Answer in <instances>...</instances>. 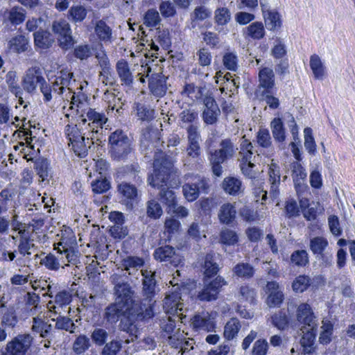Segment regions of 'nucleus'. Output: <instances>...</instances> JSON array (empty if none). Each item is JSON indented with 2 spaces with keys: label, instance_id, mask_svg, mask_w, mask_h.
Instances as JSON below:
<instances>
[{
  "label": "nucleus",
  "instance_id": "obj_1",
  "mask_svg": "<svg viewBox=\"0 0 355 355\" xmlns=\"http://www.w3.org/2000/svg\"><path fill=\"white\" fill-rule=\"evenodd\" d=\"M173 167L172 161L163 152L157 153L154 157V173L148 179L150 186L159 190L157 194L158 200L165 205L168 209L173 207L177 202L175 192L167 187Z\"/></svg>",
  "mask_w": 355,
  "mask_h": 355
},
{
  "label": "nucleus",
  "instance_id": "obj_2",
  "mask_svg": "<svg viewBox=\"0 0 355 355\" xmlns=\"http://www.w3.org/2000/svg\"><path fill=\"white\" fill-rule=\"evenodd\" d=\"M127 172L132 177L134 184L123 181L117 186V191L120 201L128 209H132L139 198V191L137 186L142 183V178L139 175L140 167L137 164L127 167Z\"/></svg>",
  "mask_w": 355,
  "mask_h": 355
},
{
  "label": "nucleus",
  "instance_id": "obj_3",
  "mask_svg": "<svg viewBox=\"0 0 355 355\" xmlns=\"http://www.w3.org/2000/svg\"><path fill=\"white\" fill-rule=\"evenodd\" d=\"M109 144L110 155L116 161L125 160L133 150L131 139L119 129L110 134Z\"/></svg>",
  "mask_w": 355,
  "mask_h": 355
},
{
  "label": "nucleus",
  "instance_id": "obj_4",
  "mask_svg": "<svg viewBox=\"0 0 355 355\" xmlns=\"http://www.w3.org/2000/svg\"><path fill=\"white\" fill-rule=\"evenodd\" d=\"M125 275L114 273L111 275L110 280L113 285V292L115 301L128 306L134 300L135 291L128 283Z\"/></svg>",
  "mask_w": 355,
  "mask_h": 355
},
{
  "label": "nucleus",
  "instance_id": "obj_5",
  "mask_svg": "<svg viewBox=\"0 0 355 355\" xmlns=\"http://www.w3.org/2000/svg\"><path fill=\"white\" fill-rule=\"evenodd\" d=\"M153 306L154 304L144 300L142 302L133 300L125 309V316L135 322L151 318L154 315Z\"/></svg>",
  "mask_w": 355,
  "mask_h": 355
},
{
  "label": "nucleus",
  "instance_id": "obj_6",
  "mask_svg": "<svg viewBox=\"0 0 355 355\" xmlns=\"http://www.w3.org/2000/svg\"><path fill=\"white\" fill-rule=\"evenodd\" d=\"M170 308L166 311V315L160 321V327L166 333L171 334L174 331L175 328L176 319L181 320L186 317L183 315V304L181 302H172Z\"/></svg>",
  "mask_w": 355,
  "mask_h": 355
},
{
  "label": "nucleus",
  "instance_id": "obj_7",
  "mask_svg": "<svg viewBox=\"0 0 355 355\" xmlns=\"http://www.w3.org/2000/svg\"><path fill=\"white\" fill-rule=\"evenodd\" d=\"M52 31L57 35L60 46L63 49H70L74 44L69 24L65 20L55 21Z\"/></svg>",
  "mask_w": 355,
  "mask_h": 355
},
{
  "label": "nucleus",
  "instance_id": "obj_8",
  "mask_svg": "<svg viewBox=\"0 0 355 355\" xmlns=\"http://www.w3.org/2000/svg\"><path fill=\"white\" fill-rule=\"evenodd\" d=\"M144 72L146 73V77H148V88L151 94L157 98L164 96L168 89L167 78L162 72L150 73V67L145 69Z\"/></svg>",
  "mask_w": 355,
  "mask_h": 355
},
{
  "label": "nucleus",
  "instance_id": "obj_9",
  "mask_svg": "<svg viewBox=\"0 0 355 355\" xmlns=\"http://www.w3.org/2000/svg\"><path fill=\"white\" fill-rule=\"evenodd\" d=\"M33 339L28 334H19L7 343L5 350L11 355H25L32 344Z\"/></svg>",
  "mask_w": 355,
  "mask_h": 355
},
{
  "label": "nucleus",
  "instance_id": "obj_10",
  "mask_svg": "<svg viewBox=\"0 0 355 355\" xmlns=\"http://www.w3.org/2000/svg\"><path fill=\"white\" fill-rule=\"evenodd\" d=\"M153 257L157 261L167 262L174 266H178L182 262L181 257L175 252L174 248L170 245L156 248Z\"/></svg>",
  "mask_w": 355,
  "mask_h": 355
},
{
  "label": "nucleus",
  "instance_id": "obj_11",
  "mask_svg": "<svg viewBox=\"0 0 355 355\" xmlns=\"http://www.w3.org/2000/svg\"><path fill=\"white\" fill-rule=\"evenodd\" d=\"M203 103L205 107L202 115L204 122L209 125L216 123L220 114V110L214 98L211 96H205Z\"/></svg>",
  "mask_w": 355,
  "mask_h": 355
},
{
  "label": "nucleus",
  "instance_id": "obj_12",
  "mask_svg": "<svg viewBox=\"0 0 355 355\" xmlns=\"http://www.w3.org/2000/svg\"><path fill=\"white\" fill-rule=\"evenodd\" d=\"M44 80L42 69L39 67H33L27 70L24 77L23 88L28 93H32L36 89L37 85Z\"/></svg>",
  "mask_w": 355,
  "mask_h": 355
},
{
  "label": "nucleus",
  "instance_id": "obj_13",
  "mask_svg": "<svg viewBox=\"0 0 355 355\" xmlns=\"http://www.w3.org/2000/svg\"><path fill=\"white\" fill-rule=\"evenodd\" d=\"M297 320L304 324L303 327L318 328V322L314 313L307 303H302L297 308Z\"/></svg>",
  "mask_w": 355,
  "mask_h": 355
},
{
  "label": "nucleus",
  "instance_id": "obj_14",
  "mask_svg": "<svg viewBox=\"0 0 355 355\" xmlns=\"http://www.w3.org/2000/svg\"><path fill=\"white\" fill-rule=\"evenodd\" d=\"M143 279V295L144 299L149 303L155 304L156 300L154 299L156 289V281L155 279V272L150 270H141Z\"/></svg>",
  "mask_w": 355,
  "mask_h": 355
},
{
  "label": "nucleus",
  "instance_id": "obj_15",
  "mask_svg": "<svg viewBox=\"0 0 355 355\" xmlns=\"http://www.w3.org/2000/svg\"><path fill=\"white\" fill-rule=\"evenodd\" d=\"M292 178L297 193L304 192L307 188L306 180L307 173L305 168L298 162H293L291 164Z\"/></svg>",
  "mask_w": 355,
  "mask_h": 355
},
{
  "label": "nucleus",
  "instance_id": "obj_16",
  "mask_svg": "<svg viewBox=\"0 0 355 355\" xmlns=\"http://www.w3.org/2000/svg\"><path fill=\"white\" fill-rule=\"evenodd\" d=\"M226 284L225 279L218 276L214 280L207 284L198 294L200 300L211 301L216 300L220 288Z\"/></svg>",
  "mask_w": 355,
  "mask_h": 355
},
{
  "label": "nucleus",
  "instance_id": "obj_17",
  "mask_svg": "<svg viewBox=\"0 0 355 355\" xmlns=\"http://www.w3.org/2000/svg\"><path fill=\"white\" fill-rule=\"evenodd\" d=\"M275 86V78L273 70L269 67H262L259 72V85L255 93L273 90Z\"/></svg>",
  "mask_w": 355,
  "mask_h": 355
},
{
  "label": "nucleus",
  "instance_id": "obj_18",
  "mask_svg": "<svg viewBox=\"0 0 355 355\" xmlns=\"http://www.w3.org/2000/svg\"><path fill=\"white\" fill-rule=\"evenodd\" d=\"M191 326L196 331H212L216 327L213 318L208 313L196 314L191 319Z\"/></svg>",
  "mask_w": 355,
  "mask_h": 355
},
{
  "label": "nucleus",
  "instance_id": "obj_19",
  "mask_svg": "<svg viewBox=\"0 0 355 355\" xmlns=\"http://www.w3.org/2000/svg\"><path fill=\"white\" fill-rule=\"evenodd\" d=\"M318 328H310L302 327L301 331L302 336L300 339V344L302 348V353L304 355L311 354L314 350V343L316 336Z\"/></svg>",
  "mask_w": 355,
  "mask_h": 355
},
{
  "label": "nucleus",
  "instance_id": "obj_20",
  "mask_svg": "<svg viewBox=\"0 0 355 355\" xmlns=\"http://www.w3.org/2000/svg\"><path fill=\"white\" fill-rule=\"evenodd\" d=\"M200 155V144L188 143L182 159L184 165L188 166L189 169L194 168L198 162Z\"/></svg>",
  "mask_w": 355,
  "mask_h": 355
},
{
  "label": "nucleus",
  "instance_id": "obj_21",
  "mask_svg": "<svg viewBox=\"0 0 355 355\" xmlns=\"http://www.w3.org/2000/svg\"><path fill=\"white\" fill-rule=\"evenodd\" d=\"M126 306H127L115 301L105 309L103 314L104 319L108 323H116L121 316H125V309Z\"/></svg>",
  "mask_w": 355,
  "mask_h": 355
},
{
  "label": "nucleus",
  "instance_id": "obj_22",
  "mask_svg": "<svg viewBox=\"0 0 355 355\" xmlns=\"http://www.w3.org/2000/svg\"><path fill=\"white\" fill-rule=\"evenodd\" d=\"M94 33L98 40L105 44H110L113 41L112 29L103 19L92 21Z\"/></svg>",
  "mask_w": 355,
  "mask_h": 355
},
{
  "label": "nucleus",
  "instance_id": "obj_23",
  "mask_svg": "<svg viewBox=\"0 0 355 355\" xmlns=\"http://www.w3.org/2000/svg\"><path fill=\"white\" fill-rule=\"evenodd\" d=\"M236 217V210L234 205L230 202L224 203L218 210V218L221 224L232 225Z\"/></svg>",
  "mask_w": 355,
  "mask_h": 355
},
{
  "label": "nucleus",
  "instance_id": "obj_24",
  "mask_svg": "<svg viewBox=\"0 0 355 355\" xmlns=\"http://www.w3.org/2000/svg\"><path fill=\"white\" fill-rule=\"evenodd\" d=\"M116 70L121 85L131 87L133 84L134 78L128 62L124 59L119 60L116 62Z\"/></svg>",
  "mask_w": 355,
  "mask_h": 355
},
{
  "label": "nucleus",
  "instance_id": "obj_25",
  "mask_svg": "<svg viewBox=\"0 0 355 355\" xmlns=\"http://www.w3.org/2000/svg\"><path fill=\"white\" fill-rule=\"evenodd\" d=\"M135 323V321L132 320L127 316H124L123 318L121 319L119 325V329L129 335L128 338H123L125 344L132 343L137 338L138 329Z\"/></svg>",
  "mask_w": 355,
  "mask_h": 355
},
{
  "label": "nucleus",
  "instance_id": "obj_26",
  "mask_svg": "<svg viewBox=\"0 0 355 355\" xmlns=\"http://www.w3.org/2000/svg\"><path fill=\"white\" fill-rule=\"evenodd\" d=\"M222 188L226 193L231 196H239L243 192L241 180L236 177L228 176L222 182Z\"/></svg>",
  "mask_w": 355,
  "mask_h": 355
},
{
  "label": "nucleus",
  "instance_id": "obj_27",
  "mask_svg": "<svg viewBox=\"0 0 355 355\" xmlns=\"http://www.w3.org/2000/svg\"><path fill=\"white\" fill-rule=\"evenodd\" d=\"M268 173L270 183V193L273 198H276L279 194V185L280 184L281 179L280 168L274 162H271V164L268 165Z\"/></svg>",
  "mask_w": 355,
  "mask_h": 355
},
{
  "label": "nucleus",
  "instance_id": "obj_28",
  "mask_svg": "<svg viewBox=\"0 0 355 355\" xmlns=\"http://www.w3.org/2000/svg\"><path fill=\"white\" fill-rule=\"evenodd\" d=\"M3 17L5 23L17 26L25 20L26 10L21 7L15 6L5 11Z\"/></svg>",
  "mask_w": 355,
  "mask_h": 355
},
{
  "label": "nucleus",
  "instance_id": "obj_29",
  "mask_svg": "<svg viewBox=\"0 0 355 355\" xmlns=\"http://www.w3.org/2000/svg\"><path fill=\"white\" fill-rule=\"evenodd\" d=\"M31 329L40 334L41 338H45L50 337L53 331V325L43 320L40 316L33 318V324Z\"/></svg>",
  "mask_w": 355,
  "mask_h": 355
},
{
  "label": "nucleus",
  "instance_id": "obj_30",
  "mask_svg": "<svg viewBox=\"0 0 355 355\" xmlns=\"http://www.w3.org/2000/svg\"><path fill=\"white\" fill-rule=\"evenodd\" d=\"M51 320L55 322V329H56L64 330L70 334L78 332V327L67 316L58 315L56 318H52Z\"/></svg>",
  "mask_w": 355,
  "mask_h": 355
},
{
  "label": "nucleus",
  "instance_id": "obj_31",
  "mask_svg": "<svg viewBox=\"0 0 355 355\" xmlns=\"http://www.w3.org/2000/svg\"><path fill=\"white\" fill-rule=\"evenodd\" d=\"M87 119L83 118L81 121L76 125L75 127L70 128L69 126L66 127V132L68 136L69 144L81 140L82 139H86L87 132L85 130L83 125H86Z\"/></svg>",
  "mask_w": 355,
  "mask_h": 355
},
{
  "label": "nucleus",
  "instance_id": "obj_32",
  "mask_svg": "<svg viewBox=\"0 0 355 355\" xmlns=\"http://www.w3.org/2000/svg\"><path fill=\"white\" fill-rule=\"evenodd\" d=\"M56 249L58 250V253H59L58 257L49 253L42 259L40 261V263L44 266L47 269L55 271L58 270L62 263H64L62 250L59 247L56 248Z\"/></svg>",
  "mask_w": 355,
  "mask_h": 355
},
{
  "label": "nucleus",
  "instance_id": "obj_33",
  "mask_svg": "<svg viewBox=\"0 0 355 355\" xmlns=\"http://www.w3.org/2000/svg\"><path fill=\"white\" fill-rule=\"evenodd\" d=\"M34 42L37 47L47 49L53 44V36L47 31L40 29L33 34Z\"/></svg>",
  "mask_w": 355,
  "mask_h": 355
},
{
  "label": "nucleus",
  "instance_id": "obj_34",
  "mask_svg": "<svg viewBox=\"0 0 355 355\" xmlns=\"http://www.w3.org/2000/svg\"><path fill=\"white\" fill-rule=\"evenodd\" d=\"M309 65L315 79L322 80L324 78L326 67L318 55H311Z\"/></svg>",
  "mask_w": 355,
  "mask_h": 355
},
{
  "label": "nucleus",
  "instance_id": "obj_35",
  "mask_svg": "<svg viewBox=\"0 0 355 355\" xmlns=\"http://www.w3.org/2000/svg\"><path fill=\"white\" fill-rule=\"evenodd\" d=\"M241 324L238 318H232L224 327L223 336L227 340H232L238 336Z\"/></svg>",
  "mask_w": 355,
  "mask_h": 355
},
{
  "label": "nucleus",
  "instance_id": "obj_36",
  "mask_svg": "<svg viewBox=\"0 0 355 355\" xmlns=\"http://www.w3.org/2000/svg\"><path fill=\"white\" fill-rule=\"evenodd\" d=\"M124 336H117L108 343L104 344L101 355H117L122 349V344L124 343Z\"/></svg>",
  "mask_w": 355,
  "mask_h": 355
},
{
  "label": "nucleus",
  "instance_id": "obj_37",
  "mask_svg": "<svg viewBox=\"0 0 355 355\" xmlns=\"http://www.w3.org/2000/svg\"><path fill=\"white\" fill-rule=\"evenodd\" d=\"M28 48V41L25 36L17 35L9 40L8 49L11 53H20Z\"/></svg>",
  "mask_w": 355,
  "mask_h": 355
},
{
  "label": "nucleus",
  "instance_id": "obj_38",
  "mask_svg": "<svg viewBox=\"0 0 355 355\" xmlns=\"http://www.w3.org/2000/svg\"><path fill=\"white\" fill-rule=\"evenodd\" d=\"M233 274L236 277L249 279L253 277L255 270L254 267L249 263H239L232 269Z\"/></svg>",
  "mask_w": 355,
  "mask_h": 355
},
{
  "label": "nucleus",
  "instance_id": "obj_39",
  "mask_svg": "<svg viewBox=\"0 0 355 355\" xmlns=\"http://www.w3.org/2000/svg\"><path fill=\"white\" fill-rule=\"evenodd\" d=\"M253 146L248 139L243 138L240 144L238 161L239 162L253 161ZM255 156H254V158Z\"/></svg>",
  "mask_w": 355,
  "mask_h": 355
},
{
  "label": "nucleus",
  "instance_id": "obj_40",
  "mask_svg": "<svg viewBox=\"0 0 355 355\" xmlns=\"http://www.w3.org/2000/svg\"><path fill=\"white\" fill-rule=\"evenodd\" d=\"M270 128L275 140L283 143L286 139V132L282 119L275 118L270 123Z\"/></svg>",
  "mask_w": 355,
  "mask_h": 355
},
{
  "label": "nucleus",
  "instance_id": "obj_41",
  "mask_svg": "<svg viewBox=\"0 0 355 355\" xmlns=\"http://www.w3.org/2000/svg\"><path fill=\"white\" fill-rule=\"evenodd\" d=\"M209 159L213 173L217 177H220L223 172L222 164L225 162L227 159L216 150L213 153H211Z\"/></svg>",
  "mask_w": 355,
  "mask_h": 355
},
{
  "label": "nucleus",
  "instance_id": "obj_42",
  "mask_svg": "<svg viewBox=\"0 0 355 355\" xmlns=\"http://www.w3.org/2000/svg\"><path fill=\"white\" fill-rule=\"evenodd\" d=\"M309 249L313 255L319 254L326 250H329V242L327 239L323 236H315L310 239Z\"/></svg>",
  "mask_w": 355,
  "mask_h": 355
},
{
  "label": "nucleus",
  "instance_id": "obj_43",
  "mask_svg": "<svg viewBox=\"0 0 355 355\" xmlns=\"http://www.w3.org/2000/svg\"><path fill=\"white\" fill-rule=\"evenodd\" d=\"M34 168L42 181L46 180L49 176L50 167L47 159L39 157L34 162Z\"/></svg>",
  "mask_w": 355,
  "mask_h": 355
},
{
  "label": "nucleus",
  "instance_id": "obj_44",
  "mask_svg": "<svg viewBox=\"0 0 355 355\" xmlns=\"http://www.w3.org/2000/svg\"><path fill=\"white\" fill-rule=\"evenodd\" d=\"M204 274L206 277H211L217 274L219 267L212 254H207L203 264Z\"/></svg>",
  "mask_w": 355,
  "mask_h": 355
},
{
  "label": "nucleus",
  "instance_id": "obj_45",
  "mask_svg": "<svg viewBox=\"0 0 355 355\" xmlns=\"http://www.w3.org/2000/svg\"><path fill=\"white\" fill-rule=\"evenodd\" d=\"M146 215L151 219H159L163 214L160 204L155 200L151 199L146 203Z\"/></svg>",
  "mask_w": 355,
  "mask_h": 355
},
{
  "label": "nucleus",
  "instance_id": "obj_46",
  "mask_svg": "<svg viewBox=\"0 0 355 355\" xmlns=\"http://www.w3.org/2000/svg\"><path fill=\"white\" fill-rule=\"evenodd\" d=\"M55 77L61 85L60 87L58 88L60 90L58 91V95H62L66 88L72 92V89L69 88V85L71 84V79L73 77V73L61 70L58 73V75Z\"/></svg>",
  "mask_w": 355,
  "mask_h": 355
},
{
  "label": "nucleus",
  "instance_id": "obj_47",
  "mask_svg": "<svg viewBox=\"0 0 355 355\" xmlns=\"http://www.w3.org/2000/svg\"><path fill=\"white\" fill-rule=\"evenodd\" d=\"M232 19V14L229 8L226 7L217 8L214 11V22L218 26L227 24Z\"/></svg>",
  "mask_w": 355,
  "mask_h": 355
},
{
  "label": "nucleus",
  "instance_id": "obj_48",
  "mask_svg": "<svg viewBox=\"0 0 355 355\" xmlns=\"http://www.w3.org/2000/svg\"><path fill=\"white\" fill-rule=\"evenodd\" d=\"M255 96L259 101H264L272 110L277 109L279 106V101L273 96L272 90L257 93Z\"/></svg>",
  "mask_w": 355,
  "mask_h": 355
},
{
  "label": "nucleus",
  "instance_id": "obj_49",
  "mask_svg": "<svg viewBox=\"0 0 355 355\" xmlns=\"http://www.w3.org/2000/svg\"><path fill=\"white\" fill-rule=\"evenodd\" d=\"M91 347L89 338L83 334L79 335L73 343V351L76 354H82Z\"/></svg>",
  "mask_w": 355,
  "mask_h": 355
},
{
  "label": "nucleus",
  "instance_id": "obj_50",
  "mask_svg": "<svg viewBox=\"0 0 355 355\" xmlns=\"http://www.w3.org/2000/svg\"><path fill=\"white\" fill-rule=\"evenodd\" d=\"M216 150L227 159L232 158L236 153L234 145L230 139H223L220 143V148Z\"/></svg>",
  "mask_w": 355,
  "mask_h": 355
},
{
  "label": "nucleus",
  "instance_id": "obj_51",
  "mask_svg": "<svg viewBox=\"0 0 355 355\" xmlns=\"http://www.w3.org/2000/svg\"><path fill=\"white\" fill-rule=\"evenodd\" d=\"M247 35L253 40H261L265 35V28L261 22L255 21L246 28Z\"/></svg>",
  "mask_w": 355,
  "mask_h": 355
},
{
  "label": "nucleus",
  "instance_id": "obj_52",
  "mask_svg": "<svg viewBox=\"0 0 355 355\" xmlns=\"http://www.w3.org/2000/svg\"><path fill=\"white\" fill-rule=\"evenodd\" d=\"M264 20L266 28L270 31H275L281 27L280 15L277 12H268L264 15Z\"/></svg>",
  "mask_w": 355,
  "mask_h": 355
},
{
  "label": "nucleus",
  "instance_id": "obj_53",
  "mask_svg": "<svg viewBox=\"0 0 355 355\" xmlns=\"http://www.w3.org/2000/svg\"><path fill=\"white\" fill-rule=\"evenodd\" d=\"M271 323L279 330H284L288 325V318L286 313L279 311L270 317Z\"/></svg>",
  "mask_w": 355,
  "mask_h": 355
},
{
  "label": "nucleus",
  "instance_id": "obj_54",
  "mask_svg": "<svg viewBox=\"0 0 355 355\" xmlns=\"http://www.w3.org/2000/svg\"><path fill=\"white\" fill-rule=\"evenodd\" d=\"M87 10L83 6H73L69 10V19L75 23L83 21L87 16Z\"/></svg>",
  "mask_w": 355,
  "mask_h": 355
},
{
  "label": "nucleus",
  "instance_id": "obj_55",
  "mask_svg": "<svg viewBox=\"0 0 355 355\" xmlns=\"http://www.w3.org/2000/svg\"><path fill=\"white\" fill-rule=\"evenodd\" d=\"M292 263L297 266H305L309 263V254L304 250L294 251L291 256Z\"/></svg>",
  "mask_w": 355,
  "mask_h": 355
},
{
  "label": "nucleus",
  "instance_id": "obj_56",
  "mask_svg": "<svg viewBox=\"0 0 355 355\" xmlns=\"http://www.w3.org/2000/svg\"><path fill=\"white\" fill-rule=\"evenodd\" d=\"M191 182L195 184L196 188L198 189V193L207 194L209 191V180L204 176L196 175L191 179Z\"/></svg>",
  "mask_w": 355,
  "mask_h": 355
},
{
  "label": "nucleus",
  "instance_id": "obj_57",
  "mask_svg": "<svg viewBox=\"0 0 355 355\" xmlns=\"http://www.w3.org/2000/svg\"><path fill=\"white\" fill-rule=\"evenodd\" d=\"M136 110L137 116L142 121H150L155 118V110L148 105L138 103Z\"/></svg>",
  "mask_w": 355,
  "mask_h": 355
},
{
  "label": "nucleus",
  "instance_id": "obj_58",
  "mask_svg": "<svg viewBox=\"0 0 355 355\" xmlns=\"http://www.w3.org/2000/svg\"><path fill=\"white\" fill-rule=\"evenodd\" d=\"M311 279L309 276L300 275L293 281L292 287L294 291L302 293L310 286Z\"/></svg>",
  "mask_w": 355,
  "mask_h": 355
},
{
  "label": "nucleus",
  "instance_id": "obj_59",
  "mask_svg": "<svg viewBox=\"0 0 355 355\" xmlns=\"http://www.w3.org/2000/svg\"><path fill=\"white\" fill-rule=\"evenodd\" d=\"M182 193L184 198L189 202H193L196 200L200 196L198 189L196 188L191 181L188 182L182 186Z\"/></svg>",
  "mask_w": 355,
  "mask_h": 355
},
{
  "label": "nucleus",
  "instance_id": "obj_60",
  "mask_svg": "<svg viewBox=\"0 0 355 355\" xmlns=\"http://www.w3.org/2000/svg\"><path fill=\"white\" fill-rule=\"evenodd\" d=\"M160 21L159 14L155 9H149L144 17V24L148 27H155Z\"/></svg>",
  "mask_w": 355,
  "mask_h": 355
},
{
  "label": "nucleus",
  "instance_id": "obj_61",
  "mask_svg": "<svg viewBox=\"0 0 355 355\" xmlns=\"http://www.w3.org/2000/svg\"><path fill=\"white\" fill-rule=\"evenodd\" d=\"M144 260L138 257H128L123 261V267L127 271H129V275L132 272L130 271L131 269L137 270L144 265Z\"/></svg>",
  "mask_w": 355,
  "mask_h": 355
},
{
  "label": "nucleus",
  "instance_id": "obj_62",
  "mask_svg": "<svg viewBox=\"0 0 355 355\" xmlns=\"http://www.w3.org/2000/svg\"><path fill=\"white\" fill-rule=\"evenodd\" d=\"M238 235L230 229H224L220 234V240L222 243L227 245H234L238 242Z\"/></svg>",
  "mask_w": 355,
  "mask_h": 355
},
{
  "label": "nucleus",
  "instance_id": "obj_63",
  "mask_svg": "<svg viewBox=\"0 0 355 355\" xmlns=\"http://www.w3.org/2000/svg\"><path fill=\"white\" fill-rule=\"evenodd\" d=\"M107 337V331L103 328H95L91 334L92 341L98 346H103L105 344Z\"/></svg>",
  "mask_w": 355,
  "mask_h": 355
},
{
  "label": "nucleus",
  "instance_id": "obj_64",
  "mask_svg": "<svg viewBox=\"0 0 355 355\" xmlns=\"http://www.w3.org/2000/svg\"><path fill=\"white\" fill-rule=\"evenodd\" d=\"M17 317L14 309L12 307L7 309L1 317V324L7 327H14L17 324Z\"/></svg>",
  "mask_w": 355,
  "mask_h": 355
}]
</instances>
